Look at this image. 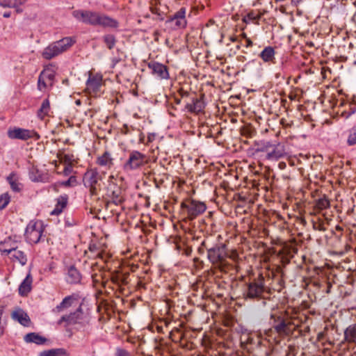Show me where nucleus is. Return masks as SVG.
Listing matches in <instances>:
<instances>
[{"label": "nucleus", "instance_id": "1", "mask_svg": "<svg viewBox=\"0 0 356 356\" xmlns=\"http://www.w3.org/2000/svg\"><path fill=\"white\" fill-rule=\"evenodd\" d=\"M73 16L78 20L92 26H102L104 27L118 28L119 23L115 19L96 12L88 10H74Z\"/></svg>", "mask_w": 356, "mask_h": 356}, {"label": "nucleus", "instance_id": "2", "mask_svg": "<svg viewBox=\"0 0 356 356\" xmlns=\"http://www.w3.org/2000/svg\"><path fill=\"white\" fill-rule=\"evenodd\" d=\"M74 42V41L69 37L52 42L44 48L42 56L44 59L51 60L65 51Z\"/></svg>", "mask_w": 356, "mask_h": 356}, {"label": "nucleus", "instance_id": "3", "mask_svg": "<svg viewBox=\"0 0 356 356\" xmlns=\"http://www.w3.org/2000/svg\"><path fill=\"white\" fill-rule=\"evenodd\" d=\"M265 279L260 274L257 278L253 279L246 284V289L243 295L245 298L259 300L264 298V293L266 291Z\"/></svg>", "mask_w": 356, "mask_h": 356}, {"label": "nucleus", "instance_id": "4", "mask_svg": "<svg viewBox=\"0 0 356 356\" xmlns=\"http://www.w3.org/2000/svg\"><path fill=\"white\" fill-rule=\"evenodd\" d=\"M206 250L209 261L213 264L217 265L221 270H223L227 257L225 245L216 244L211 248L206 247Z\"/></svg>", "mask_w": 356, "mask_h": 356}, {"label": "nucleus", "instance_id": "5", "mask_svg": "<svg viewBox=\"0 0 356 356\" xmlns=\"http://www.w3.org/2000/svg\"><path fill=\"white\" fill-rule=\"evenodd\" d=\"M181 207L190 220H194L207 209V206L203 202L193 199L185 200L181 202Z\"/></svg>", "mask_w": 356, "mask_h": 356}, {"label": "nucleus", "instance_id": "6", "mask_svg": "<svg viewBox=\"0 0 356 356\" xmlns=\"http://www.w3.org/2000/svg\"><path fill=\"white\" fill-rule=\"evenodd\" d=\"M147 163V157L138 151L130 152L128 160L124 163L123 168L126 171L135 170Z\"/></svg>", "mask_w": 356, "mask_h": 356}, {"label": "nucleus", "instance_id": "7", "mask_svg": "<svg viewBox=\"0 0 356 356\" xmlns=\"http://www.w3.org/2000/svg\"><path fill=\"white\" fill-rule=\"evenodd\" d=\"M102 179L97 168L87 170L83 177V182L86 187L89 188L92 195H96L97 191V185Z\"/></svg>", "mask_w": 356, "mask_h": 356}, {"label": "nucleus", "instance_id": "8", "mask_svg": "<svg viewBox=\"0 0 356 356\" xmlns=\"http://www.w3.org/2000/svg\"><path fill=\"white\" fill-rule=\"evenodd\" d=\"M43 229L40 222L31 221L26 226L25 238L29 243H38L42 235Z\"/></svg>", "mask_w": 356, "mask_h": 356}, {"label": "nucleus", "instance_id": "9", "mask_svg": "<svg viewBox=\"0 0 356 356\" xmlns=\"http://www.w3.org/2000/svg\"><path fill=\"white\" fill-rule=\"evenodd\" d=\"M271 319L273 320L272 328L279 336L284 337L291 334L292 328L291 327V323L289 321L282 316H275V315H271Z\"/></svg>", "mask_w": 356, "mask_h": 356}, {"label": "nucleus", "instance_id": "10", "mask_svg": "<svg viewBox=\"0 0 356 356\" xmlns=\"http://www.w3.org/2000/svg\"><path fill=\"white\" fill-rule=\"evenodd\" d=\"M85 316L81 307V305L76 309L75 312H72L67 315H63L58 321L59 325L65 323L66 325H71L75 324H84L86 322Z\"/></svg>", "mask_w": 356, "mask_h": 356}, {"label": "nucleus", "instance_id": "11", "mask_svg": "<svg viewBox=\"0 0 356 356\" xmlns=\"http://www.w3.org/2000/svg\"><path fill=\"white\" fill-rule=\"evenodd\" d=\"M7 135L10 139H18L26 140L31 138H40L38 134L33 130L25 129L19 127L10 128L8 130Z\"/></svg>", "mask_w": 356, "mask_h": 356}, {"label": "nucleus", "instance_id": "12", "mask_svg": "<svg viewBox=\"0 0 356 356\" xmlns=\"http://www.w3.org/2000/svg\"><path fill=\"white\" fill-rule=\"evenodd\" d=\"M107 196L111 200L108 204L113 203L115 205H120L125 200L122 188L115 183L108 184Z\"/></svg>", "mask_w": 356, "mask_h": 356}, {"label": "nucleus", "instance_id": "13", "mask_svg": "<svg viewBox=\"0 0 356 356\" xmlns=\"http://www.w3.org/2000/svg\"><path fill=\"white\" fill-rule=\"evenodd\" d=\"M102 85V76L99 74H90L86 81V89L90 94L97 95L100 92Z\"/></svg>", "mask_w": 356, "mask_h": 356}, {"label": "nucleus", "instance_id": "14", "mask_svg": "<svg viewBox=\"0 0 356 356\" xmlns=\"http://www.w3.org/2000/svg\"><path fill=\"white\" fill-rule=\"evenodd\" d=\"M286 154V153L284 145L280 143H275L273 144V147H272L269 152L266 154V159L270 161H277L280 159L284 157Z\"/></svg>", "mask_w": 356, "mask_h": 356}, {"label": "nucleus", "instance_id": "15", "mask_svg": "<svg viewBox=\"0 0 356 356\" xmlns=\"http://www.w3.org/2000/svg\"><path fill=\"white\" fill-rule=\"evenodd\" d=\"M148 67L152 70V74L160 79H167L169 78L168 70L165 65L158 62H150Z\"/></svg>", "mask_w": 356, "mask_h": 356}, {"label": "nucleus", "instance_id": "16", "mask_svg": "<svg viewBox=\"0 0 356 356\" xmlns=\"http://www.w3.org/2000/svg\"><path fill=\"white\" fill-rule=\"evenodd\" d=\"M17 245L14 243L9 248H4L2 252L6 254H12V257L18 261L22 266L27 262V257L25 253L21 250H17Z\"/></svg>", "mask_w": 356, "mask_h": 356}, {"label": "nucleus", "instance_id": "17", "mask_svg": "<svg viewBox=\"0 0 356 356\" xmlns=\"http://www.w3.org/2000/svg\"><path fill=\"white\" fill-rule=\"evenodd\" d=\"M11 317L13 320L18 321L22 325L28 327L31 323V319L24 310L22 309H17L13 312Z\"/></svg>", "mask_w": 356, "mask_h": 356}, {"label": "nucleus", "instance_id": "18", "mask_svg": "<svg viewBox=\"0 0 356 356\" xmlns=\"http://www.w3.org/2000/svg\"><path fill=\"white\" fill-rule=\"evenodd\" d=\"M82 276L80 272L74 266H70L67 268L66 280L71 284H76L81 282Z\"/></svg>", "mask_w": 356, "mask_h": 356}, {"label": "nucleus", "instance_id": "19", "mask_svg": "<svg viewBox=\"0 0 356 356\" xmlns=\"http://www.w3.org/2000/svg\"><path fill=\"white\" fill-rule=\"evenodd\" d=\"M191 102V103H187L185 106V108L191 113H198L204 108L203 102L196 97H192Z\"/></svg>", "mask_w": 356, "mask_h": 356}, {"label": "nucleus", "instance_id": "20", "mask_svg": "<svg viewBox=\"0 0 356 356\" xmlns=\"http://www.w3.org/2000/svg\"><path fill=\"white\" fill-rule=\"evenodd\" d=\"M33 278L30 273H29L25 279L22 281L19 286V293L22 296H26L31 291V284Z\"/></svg>", "mask_w": 356, "mask_h": 356}, {"label": "nucleus", "instance_id": "21", "mask_svg": "<svg viewBox=\"0 0 356 356\" xmlns=\"http://www.w3.org/2000/svg\"><path fill=\"white\" fill-rule=\"evenodd\" d=\"M24 340L26 343H34L37 345H42L46 343L47 339L36 332H30L24 337Z\"/></svg>", "mask_w": 356, "mask_h": 356}, {"label": "nucleus", "instance_id": "22", "mask_svg": "<svg viewBox=\"0 0 356 356\" xmlns=\"http://www.w3.org/2000/svg\"><path fill=\"white\" fill-rule=\"evenodd\" d=\"M344 340L348 343L356 344V323L351 324L344 330Z\"/></svg>", "mask_w": 356, "mask_h": 356}, {"label": "nucleus", "instance_id": "23", "mask_svg": "<svg viewBox=\"0 0 356 356\" xmlns=\"http://www.w3.org/2000/svg\"><path fill=\"white\" fill-rule=\"evenodd\" d=\"M77 301V298L75 296H66L62 302L56 307L55 310L58 312H60L65 309H67L72 306L75 302Z\"/></svg>", "mask_w": 356, "mask_h": 356}, {"label": "nucleus", "instance_id": "24", "mask_svg": "<svg viewBox=\"0 0 356 356\" xmlns=\"http://www.w3.org/2000/svg\"><path fill=\"white\" fill-rule=\"evenodd\" d=\"M96 163L97 165L106 167L108 169L113 165V159L108 152H105L102 156H98Z\"/></svg>", "mask_w": 356, "mask_h": 356}, {"label": "nucleus", "instance_id": "25", "mask_svg": "<svg viewBox=\"0 0 356 356\" xmlns=\"http://www.w3.org/2000/svg\"><path fill=\"white\" fill-rule=\"evenodd\" d=\"M275 49L270 46L266 47L260 53L259 57L264 62H270L275 59Z\"/></svg>", "mask_w": 356, "mask_h": 356}, {"label": "nucleus", "instance_id": "26", "mask_svg": "<svg viewBox=\"0 0 356 356\" xmlns=\"http://www.w3.org/2000/svg\"><path fill=\"white\" fill-rule=\"evenodd\" d=\"M67 195H61L57 200V204L55 209L51 212V215H58L63 211V209L67 206Z\"/></svg>", "mask_w": 356, "mask_h": 356}, {"label": "nucleus", "instance_id": "27", "mask_svg": "<svg viewBox=\"0 0 356 356\" xmlns=\"http://www.w3.org/2000/svg\"><path fill=\"white\" fill-rule=\"evenodd\" d=\"M271 141L268 140H260L255 143L256 146V152H266L268 154L271 149V147H273V144Z\"/></svg>", "mask_w": 356, "mask_h": 356}, {"label": "nucleus", "instance_id": "28", "mask_svg": "<svg viewBox=\"0 0 356 356\" xmlns=\"http://www.w3.org/2000/svg\"><path fill=\"white\" fill-rule=\"evenodd\" d=\"M39 356H69V353L64 348H53L41 352Z\"/></svg>", "mask_w": 356, "mask_h": 356}, {"label": "nucleus", "instance_id": "29", "mask_svg": "<svg viewBox=\"0 0 356 356\" xmlns=\"http://www.w3.org/2000/svg\"><path fill=\"white\" fill-rule=\"evenodd\" d=\"M102 41L109 50L113 49L117 43L115 36L111 33L104 35Z\"/></svg>", "mask_w": 356, "mask_h": 356}, {"label": "nucleus", "instance_id": "30", "mask_svg": "<svg viewBox=\"0 0 356 356\" xmlns=\"http://www.w3.org/2000/svg\"><path fill=\"white\" fill-rule=\"evenodd\" d=\"M50 109V104L49 101L47 99H45L40 108V109L38 111V116L40 119H44V118L47 115Z\"/></svg>", "mask_w": 356, "mask_h": 356}, {"label": "nucleus", "instance_id": "31", "mask_svg": "<svg viewBox=\"0 0 356 356\" xmlns=\"http://www.w3.org/2000/svg\"><path fill=\"white\" fill-rule=\"evenodd\" d=\"M330 206V201L325 196H324L323 197L319 198L316 201L314 207L318 210H323L329 208Z\"/></svg>", "mask_w": 356, "mask_h": 356}, {"label": "nucleus", "instance_id": "32", "mask_svg": "<svg viewBox=\"0 0 356 356\" xmlns=\"http://www.w3.org/2000/svg\"><path fill=\"white\" fill-rule=\"evenodd\" d=\"M59 159L67 165H72L74 162H76V158L73 154H60Z\"/></svg>", "mask_w": 356, "mask_h": 356}, {"label": "nucleus", "instance_id": "33", "mask_svg": "<svg viewBox=\"0 0 356 356\" xmlns=\"http://www.w3.org/2000/svg\"><path fill=\"white\" fill-rule=\"evenodd\" d=\"M22 3V0H0V6L2 7L17 8Z\"/></svg>", "mask_w": 356, "mask_h": 356}, {"label": "nucleus", "instance_id": "34", "mask_svg": "<svg viewBox=\"0 0 356 356\" xmlns=\"http://www.w3.org/2000/svg\"><path fill=\"white\" fill-rule=\"evenodd\" d=\"M14 174H10L7 177V180L13 191L19 192L21 191L20 184L17 180L14 179Z\"/></svg>", "mask_w": 356, "mask_h": 356}, {"label": "nucleus", "instance_id": "35", "mask_svg": "<svg viewBox=\"0 0 356 356\" xmlns=\"http://www.w3.org/2000/svg\"><path fill=\"white\" fill-rule=\"evenodd\" d=\"M77 184V179L75 176H70L67 180L59 182L60 186L65 187L75 186Z\"/></svg>", "mask_w": 356, "mask_h": 356}, {"label": "nucleus", "instance_id": "36", "mask_svg": "<svg viewBox=\"0 0 356 356\" xmlns=\"http://www.w3.org/2000/svg\"><path fill=\"white\" fill-rule=\"evenodd\" d=\"M186 9L184 7L181 8L174 15L171 17L170 22H174L176 19H186Z\"/></svg>", "mask_w": 356, "mask_h": 356}, {"label": "nucleus", "instance_id": "37", "mask_svg": "<svg viewBox=\"0 0 356 356\" xmlns=\"http://www.w3.org/2000/svg\"><path fill=\"white\" fill-rule=\"evenodd\" d=\"M10 197L8 193L0 195V210L4 209L10 202Z\"/></svg>", "mask_w": 356, "mask_h": 356}, {"label": "nucleus", "instance_id": "38", "mask_svg": "<svg viewBox=\"0 0 356 356\" xmlns=\"http://www.w3.org/2000/svg\"><path fill=\"white\" fill-rule=\"evenodd\" d=\"M347 143L350 146L356 145V131L353 128H352L350 131Z\"/></svg>", "mask_w": 356, "mask_h": 356}, {"label": "nucleus", "instance_id": "39", "mask_svg": "<svg viewBox=\"0 0 356 356\" xmlns=\"http://www.w3.org/2000/svg\"><path fill=\"white\" fill-rule=\"evenodd\" d=\"M347 143L350 146L356 145V131L353 128H352L350 131Z\"/></svg>", "mask_w": 356, "mask_h": 356}, {"label": "nucleus", "instance_id": "40", "mask_svg": "<svg viewBox=\"0 0 356 356\" xmlns=\"http://www.w3.org/2000/svg\"><path fill=\"white\" fill-rule=\"evenodd\" d=\"M14 243L17 245V241H12V238L10 236H9L7 239H6L3 243L1 244V249L0 250L2 252V250L4 248H9L10 245H13Z\"/></svg>", "mask_w": 356, "mask_h": 356}, {"label": "nucleus", "instance_id": "41", "mask_svg": "<svg viewBox=\"0 0 356 356\" xmlns=\"http://www.w3.org/2000/svg\"><path fill=\"white\" fill-rule=\"evenodd\" d=\"M246 17L250 21H257L256 24H259L258 21L261 19V14H255L254 12H250L247 15Z\"/></svg>", "mask_w": 356, "mask_h": 356}, {"label": "nucleus", "instance_id": "42", "mask_svg": "<svg viewBox=\"0 0 356 356\" xmlns=\"http://www.w3.org/2000/svg\"><path fill=\"white\" fill-rule=\"evenodd\" d=\"M173 22L177 28H184L187 24L186 19H176Z\"/></svg>", "mask_w": 356, "mask_h": 356}, {"label": "nucleus", "instance_id": "43", "mask_svg": "<svg viewBox=\"0 0 356 356\" xmlns=\"http://www.w3.org/2000/svg\"><path fill=\"white\" fill-rule=\"evenodd\" d=\"M115 356H131L130 353H129L127 350L121 348H118L115 351Z\"/></svg>", "mask_w": 356, "mask_h": 356}, {"label": "nucleus", "instance_id": "44", "mask_svg": "<svg viewBox=\"0 0 356 356\" xmlns=\"http://www.w3.org/2000/svg\"><path fill=\"white\" fill-rule=\"evenodd\" d=\"M72 172V165H67L63 170V175L68 176Z\"/></svg>", "mask_w": 356, "mask_h": 356}, {"label": "nucleus", "instance_id": "45", "mask_svg": "<svg viewBox=\"0 0 356 356\" xmlns=\"http://www.w3.org/2000/svg\"><path fill=\"white\" fill-rule=\"evenodd\" d=\"M206 247H208L206 244L205 241H203L201 243V245L198 248V252L202 254L204 252V248L206 249Z\"/></svg>", "mask_w": 356, "mask_h": 356}, {"label": "nucleus", "instance_id": "46", "mask_svg": "<svg viewBox=\"0 0 356 356\" xmlns=\"http://www.w3.org/2000/svg\"><path fill=\"white\" fill-rule=\"evenodd\" d=\"M314 228L315 229L322 231V232H324L326 229L323 223H319L318 225H314Z\"/></svg>", "mask_w": 356, "mask_h": 356}, {"label": "nucleus", "instance_id": "47", "mask_svg": "<svg viewBox=\"0 0 356 356\" xmlns=\"http://www.w3.org/2000/svg\"><path fill=\"white\" fill-rule=\"evenodd\" d=\"M42 86L43 88H45L46 87V83H45L44 80H42L41 76H40L39 79H38V88H39L40 90H42Z\"/></svg>", "mask_w": 356, "mask_h": 356}, {"label": "nucleus", "instance_id": "48", "mask_svg": "<svg viewBox=\"0 0 356 356\" xmlns=\"http://www.w3.org/2000/svg\"><path fill=\"white\" fill-rule=\"evenodd\" d=\"M179 94L182 98H184L185 97H188L189 95V92L188 91H186L184 90H181L179 91Z\"/></svg>", "mask_w": 356, "mask_h": 356}, {"label": "nucleus", "instance_id": "49", "mask_svg": "<svg viewBox=\"0 0 356 356\" xmlns=\"http://www.w3.org/2000/svg\"><path fill=\"white\" fill-rule=\"evenodd\" d=\"M246 42H247L246 45H245L246 47H252L253 44L252 41L250 38L246 39Z\"/></svg>", "mask_w": 356, "mask_h": 356}, {"label": "nucleus", "instance_id": "50", "mask_svg": "<svg viewBox=\"0 0 356 356\" xmlns=\"http://www.w3.org/2000/svg\"><path fill=\"white\" fill-rule=\"evenodd\" d=\"M30 178L32 181H40V179L38 178H37L36 177H33V173H31L30 175Z\"/></svg>", "mask_w": 356, "mask_h": 356}, {"label": "nucleus", "instance_id": "51", "mask_svg": "<svg viewBox=\"0 0 356 356\" xmlns=\"http://www.w3.org/2000/svg\"><path fill=\"white\" fill-rule=\"evenodd\" d=\"M3 16L6 18H8L10 17V13L6 12L3 13Z\"/></svg>", "mask_w": 356, "mask_h": 356}, {"label": "nucleus", "instance_id": "52", "mask_svg": "<svg viewBox=\"0 0 356 356\" xmlns=\"http://www.w3.org/2000/svg\"><path fill=\"white\" fill-rule=\"evenodd\" d=\"M279 166H280V168L281 169H282V168H285L286 164H285V163H284V162H281V163H279Z\"/></svg>", "mask_w": 356, "mask_h": 356}, {"label": "nucleus", "instance_id": "53", "mask_svg": "<svg viewBox=\"0 0 356 356\" xmlns=\"http://www.w3.org/2000/svg\"><path fill=\"white\" fill-rule=\"evenodd\" d=\"M335 229H336V230L339 231V232H342L343 231V228L341 226H339V225H337Z\"/></svg>", "mask_w": 356, "mask_h": 356}, {"label": "nucleus", "instance_id": "54", "mask_svg": "<svg viewBox=\"0 0 356 356\" xmlns=\"http://www.w3.org/2000/svg\"><path fill=\"white\" fill-rule=\"evenodd\" d=\"M302 0H292V2L295 3V5L298 4Z\"/></svg>", "mask_w": 356, "mask_h": 356}, {"label": "nucleus", "instance_id": "55", "mask_svg": "<svg viewBox=\"0 0 356 356\" xmlns=\"http://www.w3.org/2000/svg\"><path fill=\"white\" fill-rule=\"evenodd\" d=\"M241 37H242L243 38L245 39V40H246L247 38H248L247 37V35H246L245 33H243L241 34Z\"/></svg>", "mask_w": 356, "mask_h": 356}, {"label": "nucleus", "instance_id": "56", "mask_svg": "<svg viewBox=\"0 0 356 356\" xmlns=\"http://www.w3.org/2000/svg\"><path fill=\"white\" fill-rule=\"evenodd\" d=\"M180 102H181V99H175V103H176L177 104H180Z\"/></svg>", "mask_w": 356, "mask_h": 356}, {"label": "nucleus", "instance_id": "57", "mask_svg": "<svg viewBox=\"0 0 356 356\" xmlns=\"http://www.w3.org/2000/svg\"><path fill=\"white\" fill-rule=\"evenodd\" d=\"M52 77H53V75H49V78L50 79H52Z\"/></svg>", "mask_w": 356, "mask_h": 356}, {"label": "nucleus", "instance_id": "58", "mask_svg": "<svg viewBox=\"0 0 356 356\" xmlns=\"http://www.w3.org/2000/svg\"><path fill=\"white\" fill-rule=\"evenodd\" d=\"M76 104H80V100H77V101H76Z\"/></svg>", "mask_w": 356, "mask_h": 356}, {"label": "nucleus", "instance_id": "59", "mask_svg": "<svg viewBox=\"0 0 356 356\" xmlns=\"http://www.w3.org/2000/svg\"><path fill=\"white\" fill-rule=\"evenodd\" d=\"M353 129H355V131H356V126L353 127Z\"/></svg>", "mask_w": 356, "mask_h": 356}]
</instances>
